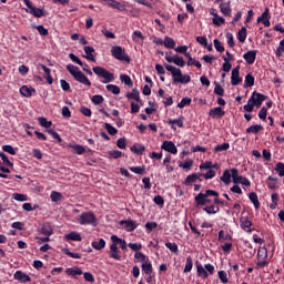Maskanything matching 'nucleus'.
Segmentation results:
<instances>
[{
  "label": "nucleus",
  "mask_w": 284,
  "mask_h": 284,
  "mask_svg": "<svg viewBox=\"0 0 284 284\" xmlns=\"http://www.w3.org/2000/svg\"><path fill=\"white\" fill-rule=\"evenodd\" d=\"M33 28H36V30H38L39 34H41V37H48V29H45L43 26H33Z\"/></svg>",
  "instance_id": "nucleus-59"
},
{
  "label": "nucleus",
  "mask_w": 284,
  "mask_h": 284,
  "mask_svg": "<svg viewBox=\"0 0 284 284\" xmlns=\"http://www.w3.org/2000/svg\"><path fill=\"white\" fill-rule=\"evenodd\" d=\"M93 72L97 77L103 79L102 83H112V81H114V73L103 67H93Z\"/></svg>",
  "instance_id": "nucleus-4"
},
{
  "label": "nucleus",
  "mask_w": 284,
  "mask_h": 284,
  "mask_svg": "<svg viewBox=\"0 0 284 284\" xmlns=\"http://www.w3.org/2000/svg\"><path fill=\"white\" fill-rule=\"evenodd\" d=\"M67 241H81V234L77 232H71L65 235Z\"/></svg>",
  "instance_id": "nucleus-43"
},
{
  "label": "nucleus",
  "mask_w": 284,
  "mask_h": 284,
  "mask_svg": "<svg viewBox=\"0 0 284 284\" xmlns=\"http://www.w3.org/2000/svg\"><path fill=\"white\" fill-rule=\"evenodd\" d=\"M131 152H133L134 154H143V152H145V146L141 144H134L133 146H131Z\"/></svg>",
  "instance_id": "nucleus-41"
},
{
  "label": "nucleus",
  "mask_w": 284,
  "mask_h": 284,
  "mask_svg": "<svg viewBox=\"0 0 284 284\" xmlns=\"http://www.w3.org/2000/svg\"><path fill=\"white\" fill-rule=\"evenodd\" d=\"M161 150L169 152L170 154H178L179 149H176V144L172 141H164L161 145Z\"/></svg>",
  "instance_id": "nucleus-13"
},
{
  "label": "nucleus",
  "mask_w": 284,
  "mask_h": 284,
  "mask_svg": "<svg viewBox=\"0 0 284 284\" xmlns=\"http://www.w3.org/2000/svg\"><path fill=\"white\" fill-rule=\"evenodd\" d=\"M230 150V143L219 144L214 148V152H225Z\"/></svg>",
  "instance_id": "nucleus-52"
},
{
  "label": "nucleus",
  "mask_w": 284,
  "mask_h": 284,
  "mask_svg": "<svg viewBox=\"0 0 284 284\" xmlns=\"http://www.w3.org/2000/svg\"><path fill=\"white\" fill-rule=\"evenodd\" d=\"M38 121L42 128H50V125H52V122L48 121L45 118H39Z\"/></svg>",
  "instance_id": "nucleus-64"
},
{
  "label": "nucleus",
  "mask_w": 284,
  "mask_h": 284,
  "mask_svg": "<svg viewBox=\"0 0 284 284\" xmlns=\"http://www.w3.org/2000/svg\"><path fill=\"white\" fill-rule=\"evenodd\" d=\"M224 63L222 67V70L224 72H230V70H232V63H230V59H227L226 57H223Z\"/></svg>",
  "instance_id": "nucleus-54"
},
{
  "label": "nucleus",
  "mask_w": 284,
  "mask_h": 284,
  "mask_svg": "<svg viewBox=\"0 0 284 284\" xmlns=\"http://www.w3.org/2000/svg\"><path fill=\"white\" fill-rule=\"evenodd\" d=\"M104 128H105L106 132H108L109 134H111V136H114V134H116V133L119 132V131L116 130V128L112 126V124H110V123H105V124H104Z\"/></svg>",
  "instance_id": "nucleus-56"
},
{
  "label": "nucleus",
  "mask_w": 284,
  "mask_h": 284,
  "mask_svg": "<svg viewBox=\"0 0 284 284\" xmlns=\"http://www.w3.org/2000/svg\"><path fill=\"white\" fill-rule=\"evenodd\" d=\"M275 172H277L278 176H284V163H277L275 166Z\"/></svg>",
  "instance_id": "nucleus-63"
},
{
  "label": "nucleus",
  "mask_w": 284,
  "mask_h": 284,
  "mask_svg": "<svg viewBox=\"0 0 284 284\" xmlns=\"http://www.w3.org/2000/svg\"><path fill=\"white\" fill-rule=\"evenodd\" d=\"M80 225H93L97 227V216L92 212H83L77 217Z\"/></svg>",
  "instance_id": "nucleus-5"
},
{
  "label": "nucleus",
  "mask_w": 284,
  "mask_h": 284,
  "mask_svg": "<svg viewBox=\"0 0 284 284\" xmlns=\"http://www.w3.org/2000/svg\"><path fill=\"white\" fill-rule=\"evenodd\" d=\"M233 183H241V185H245V187H250L251 185L250 180H247V178L239 175L237 169H233Z\"/></svg>",
  "instance_id": "nucleus-11"
},
{
  "label": "nucleus",
  "mask_w": 284,
  "mask_h": 284,
  "mask_svg": "<svg viewBox=\"0 0 284 284\" xmlns=\"http://www.w3.org/2000/svg\"><path fill=\"white\" fill-rule=\"evenodd\" d=\"M203 210L207 214H216L220 209L216 205H210V206H205Z\"/></svg>",
  "instance_id": "nucleus-49"
},
{
  "label": "nucleus",
  "mask_w": 284,
  "mask_h": 284,
  "mask_svg": "<svg viewBox=\"0 0 284 284\" xmlns=\"http://www.w3.org/2000/svg\"><path fill=\"white\" fill-rule=\"evenodd\" d=\"M120 225L125 230V232H134L139 224L134 222V220H123L120 222Z\"/></svg>",
  "instance_id": "nucleus-15"
},
{
  "label": "nucleus",
  "mask_w": 284,
  "mask_h": 284,
  "mask_svg": "<svg viewBox=\"0 0 284 284\" xmlns=\"http://www.w3.org/2000/svg\"><path fill=\"white\" fill-rule=\"evenodd\" d=\"M243 59L248 65H252L256 61V50L247 51L244 53Z\"/></svg>",
  "instance_id": "nucleus-23"
},
{
  "label": "nucleus",
  "mask_w": 284,
  "mask_h": 284,
  "mask_svg": "<svg viewBox=\"0 0 284 284\" xmlns=\"http://www.w3.org/2000/svg\"><path fill=\"white\" fill-rule=\"evenodd\" d=\"M165 247H168L172 254H179V245L176 243L166 242Z\"/></svg>",
  "instance_id": "nucleus-42"
},
{
  "label": "nucleus",
  "mask_w": 284,
  "mask_h": 284,
  "mask_svg": "<svg viewBox=\"0 0 284 284\" xmlns=\"http://www.w3.org/2000/svg\"><path fill=\"white\" fill-rule=\"evenodd\" d=\"M223 23H225V18L219 16V14H214V18H213V26H223Z\"/></svg>",
  "instance_id": "nucleus-45"
},
{
  "label": "nucleus",
  "mask_w": 284,
  "mask_h": 284,
  "mask_svg": "<svg viewBox=\"0 0 284 284\" xmlns=\"http://www.w3.org/2000/svg\"><path fill=\"white\" fill-rule=\"evenodd\" d=\"M267 265H270V262H267V248L262 246L257 250L256 268L263 270V267H267Z\"/></svg>",
  "instance_id": "nucleus-6"
},
{
  "label": "nucleus",
  "mask_w": 284,
  "mask_h": 284,
  "mask_svg": "<svg viewBox=\"0 0 284 284\" xmlns=\"http://www.w3.org/2000/svg\"><path fill=\"white\" fill-rule=\"evenodd\" d=\"M134 258L139 262L142 263V265L144 263H148V261H150V257H148V255L141 253V252H135L134 253Z\"/></svg>",
  "instance_id": "nucleus-29"
},
{
  "label": "nucleus",
  "mask_w": 284,
  "mask_h": 284,
  "mask_svg": "<svg viewBox=\"0 0 284 284\" xmlns=\"http://www.w3.org/2000/svg\"><path fill=\"white\" fill-rule=\"evenodd\" d=\"M163 45L169 49H172V48L176 47V42L174 41V39H172L170 37H165L164 41H163Z\"/></svg>",
  "instance_id": "nucleus-38"
},
{
  "label": "nucleus",
  "mask_w": 284,
  "mask_h": 284,
  "mask_svg": "<svg viewBox=\"0 0 284 284\" xmlns=\"http://www.w3.org/2000/svg\"><path fill=\"white\" fill-rule=\"evenodd\" d=\"M252 85H254V75L248 73L244 79V88H252Z\"/></svg>",
  "instance_id": "nucleus-37"
},
{
  "label": "nucleus",
  "mask_w": 284,
  "mask_h": 284,
  "mask_svg": "<svg viewBox=\"0 0 284 284\" xmlns=\"http://www.w3.org/2000/svg\"><path fill=\"white\" fill-rule=\"evenodd\" d=\"M261 130H263V125L254 124L246 129V133L247 134H258V132H261Z\"/></svg>",
  "instance_id": "nucleus-30"
},
{
  "label": "nucleus",
  "mask_w": 284,
  "mask_h": 284,
  "mask_svg": "<svg viewBox=\"0 0 284 284\" xmlns=\"http://www.w3.org/2000/svg\"><path fill=\"white\" fill-rule=\"evenodd\" d=\"M266 99L267 97L254 91L247 100V103L243 106V110H245V112H254V106L261 108V105H263V101Z\"/></svg>",
  "instance_id": "nucleus-2"
},
{
  "label": "nucleus",
  "mask_w": 284,
  "mask_h": 284,
  "mask_svg": "<svg viewBox=\"0 0 284 284\" xmlns=\"http://www.w3.org/2000/svg\"><path fill=\"white\" fill-rule=\"evenodd\" d=\"M142 271H143L144 274H146V275L152 274L153 268H152V262H150V260L146 261V262H144V263L142 264Z\"/></svg>",
  "instance_id": "nucleus-33"
},
{
  "label": "nucleus",
  "mask_w": 284,
  "mask_h": 284,
  "mask_svg": "<svg viewBox=\"0 0 284 284\" xmlns=\"http://www.w3.org/2000/svg\"><path fill=\"white\" fill-rule=\"evenodd\" d=\"M106 6L113 8L114 10H120L121 12L125 11V4L116 1V0H104Z\"/></svg>",
  "instance_id": "nucleus-21"
},
{
  "label": "nucleus",
  "mask_w": 284,
  "mask_h": 284,
  "mask_svg": "<svg viewBox=\"0 0 284 284\" xmlns=\"http://www.w3.org/2000/svg\"><path fill=\"white\" fill-rule=\"evenodd\" d=\"M184 118L180 116L179 119L169 120V125H178V128H183Z\"/></svg>",
  "instance_id": "nucleus-46"
},
{
  "label": "nucleus",
  "mask_w": 284,
  "mask_h": 284,
  "mask_svg": "<svg viewBox=\"0 0 284 284\" xmlns=\"http://www.w3.org/2000/svg\"><path fill=\"white\" fill-rule=\"evenodd\" d=\"M91 245L93 250H103V247H105V240L100 239L98 241L92 242Z\"/></svg>",
  "instance_id": "nucleus-35"
},
{
  "label": "nucleus",
  "mask_w": 284,
  "mask_h": 284,
  "mask_svg": "<svg viewBox=\"0 0 284 284\" xmlns=\"http://www.w3.org/2000/svg\"><path fill=\"white\" fill-rule=\"evenodd\" d=\"M192 267H194V262L192 261V257H186V264L184 266V272H192Z\"/></svg>",
  "instance_id": "nucleus-55"
},
{
  "label": "nucleus",
  "mask_w": 284,
  "mask_h": 284,
  "mask_svg": "<svg viewBox=\"0 0 284 284\" xmlns=\"http://www.w3.org/2000/svg\"><path fill=\"white\" fill-rule=\"evenodd\" d=\"M106 90L112 94H121V89L116 84H108Z\"/></svg>",
  "instance_id": "nucleus-47"
},
{
  "label": "nucleus",
  "mask_w": 284,
  "mask_h": 284,
  "mask_svg": "<svg viewBox=\"0 0 284 284\" xmlns=\"http://www.w3.org/2000/svg\"><path fill=\"white\" fill-rule=\"evenodd\" d=\"M50 196L53 203H61V201L63 200V194L57 191H52Z\"/></svg>",
  "instance_id": "nucleus-32"
},
{
  "label": "nucleus",
  "mask_w": 284,
  "mask_h": 284,
  "mask_svg": "<svg viewBox=\"0 0 284 284\" xmlns=\"http://www.w3.org/2000/svg\"><path fill=\"white\" fill-rule=\"evenodd\" d=\"M201 176H203L201 173H193L185 179V183L190 185V183H194L195 181H199Z\"/></svg>",
  "instance_id": "nucleus-34"
},
{
  "label": "nucleus",
  "mask_w": 284,
  "mask_h": 284,
  "mask_svg": "<svg viewBox=\"0 0 284 284\" xmlns=\"http://www.w3.org/2000/svg\"><path fill=\"white\" fill-rule=\"evenodd\" d=\"M65 274H68V276H71L72 278H77V276H81V274H83V270H81V267L79 266H74L67 268Z\"/></svg>",
  "instance_id": "nucleus-24"
},
{
  "label": "nucleus",
  "mask_w": 284,
  "mask_h": 284,
  "mask_svg": "<svg viewBox=\"0 0 284 284\" xmlns=\"http://www.w3.org/2000/svg\"><path fill=\"white\" fill-rule=\"evenodd\" d=\"M217 276L223 284L230 281V274H227V272L225 271H219Z\"/></svg>",
  "instance_id": "nucleus-40"
},
{
  "label": "nucleus",
  "mask_w": 284,
  "mask_h": 284,
  "mask_svg": "<svg viewBox=\"0 0 284 284\" xmlns=\"http://www.w3.org/2000/svg\"><path fill=\"white\" fill-rule=\"evenodd\" d=\"M209 196H219V193L214 190H207L205 193H200L195 196L196 205H206L210 203Z\"/></svg>",
  "instance_id": "nucleus-8"
},
{
  "label": "nucleus",
  "mask_w": 284,
  "mask_h": 284,
  "mask_svg": "<svg viewBox=\"0 0 284 284\" xmlns=\"http://www.w3.org/2000/svg\"><path fill=\"white\" fill-rule=\"evenodd\" d=\"M109 256L110 258H114V261H121V251L116 244L110 245Z\"/></svg>",
  "instance_id": "nucleus-18"
},
{
  "label": "nucleus",
  "mask_w": 284,
  "mask_h": 284,
  "mask_svg": "<svg viewBox=\"0 0 284 284\" xmlns=\"http://www.w3.org/2000/svg\"><path fill=\"white\" fill-rule=\"evenodd\" d=\"M190 103H192L191 98H183L181 102L178 104V108L183 109L185 108V105H190Z\"/></svg>",
  "instance_id": "nucleus-61"
},
{
  "label": "nucleus",
  "mask_w": 284,
  "mask_h": 284,
  "mask_svg": "<svg viewBox=\"0 0 284 284\" xmlns=\"http://www.w3.org/2000/svg\"><path fill=\"white\" fill-rule=\"evenodd\" d=\"M212 168H216L212 164L211 161H206L200 164V170H212Z\"/></svg>",
  "instance_id": "nucleus-60"
},
{
  "label": "nucleus",
  "mask_w": 284,
  "mask_h": 284,
  "mask_svg": "<svg viewBox=\"0 0 284 284\" xmlns=\"http://www.w3.org/2000/svg\"><path fill=\"white\" fill-rule=\"evenodd\" d=\"M220 10L224 17H230L232 14V8L230 7V2H224L220 4Z\"/></svg>",
  "instance_id": "nucleus-27"
},
{
  "label": "nucleus",
  "mask_w": 284,
  "mask_h": 284,
  "mask_svg": "<svg viewBox=\"0 0 284 284\" xmlns=\"http://www.w3.org/2000/svg\"><path fill=\"white\" fill-rule=\"evenodd\" d=\"M197 276L200 278H207L211 274H214V265L212 264H196Z\"/></svg>",
  "instance_id": "nucleus-7"
},
{
  "label": "nucleus",
  "mask_w": 284,
  "mask_h": 284,
  "mask_svg": "<svg viewBox=\"0 0 284 284\" xmlns=\"http://www.w3.org/2000/svg\"><path fill=\"white\" fill-rule=\"evenodd\" d=\"M111 54L114 57V59H118V61H125V52L120 45L112 47Z\"/></svg>",
  "instance_id": "nucleus-12"
},
{
  "label": "nucleus",
  "mask_w": 284,
  "mask_h": 284,
  "mask_svg": "<svg viewBox=\"0 0 284 284\" xmlns=\"http://www.w3.org/2000/svg\"><path fill=\"white\" fill-rule=\"evenodd\" d=\"M237 39L240 43H245V40L247 39V29L243 27L239 32H237Z\"/></svg>",
  "instance_id": "nucleus-31"
},
{
  "label": "nucleus",
  "mask_w": 284,
  "mask_h": 284,
  "mask_svg": "<svg viewBox=\"0 0 284 284\" xmlns=\"http://www.w3.org/2000/svg\"><path fill=\"white\" fill-rule=\"evenodd\" d=\"M126 99H133L134 101H141L139 97V90L133 89L132 92L126 93Z\"/></svg>",
  "instance_id": "nucleus-44"
},
{
  "label": "nucleus",
  "mask_w": 284,
  "mask_h": 284,
  "mask_svg": "<svg viewBox=\"0 0 284 284\" xmlns=\"http://www.w3.org/2000/svg\"><path fill=\"white\" fill-rule=\"evenodd\" d=\"M130 170L134 174H143L145 172V166H131Z\"/></svg>",
  "instance_id": "nucleus-62"
},
{
  "label": "nucleus",
  "mask_w": 284,
  "mask_h": 284,
  "mask_svg": "<svg viewBox=\"0 0 284 284\" xmlns=\"http://www.w3.org/2000/svg\"><path fill=\"white\" fill-rule=\"evenodd\" d=\"M240 225L242 227V230H244L245 232H252V222L250 221V219L247 216H242L240 219Z\"/></svg>",
  "instance_id": "nucleus-25"
},
{
  "label": "nucleus",
  "mask_w": 284,
  "mask_h": 284,
  "mask_svg": "<svg viewBox=\"0 0 284 284\" xmlns=\"http://www.w3.org/2000/svg\"><path fill=\"white\" fill-rule=\"evenodd\" d=\"M272 199V203L270 204L271 210H276L277 205H278V195L277 193H273L271 195Z\"/></svg>",
  "instance_id": "nucleus-48"
},
{
  "label": "nucleus",
  "mask_w": 284,
  "mask_h": 284,
  "mask_svg": "<svg viewBox=\"0 0 284 284\" xmlns=\"http://www.w3.org/2000/svg\"><path fill=\"white\" fill-rule=\"evenodd\" d=\"M219 241L220 243H225V241H232V235H229L227 233H225V231H220Z\"/></svg>",
  "instance_id": "nucleus-39"
},
{
  "label": "nucleus",
  "mask_w": 284,
  "mask_h": 284,
  "mask_svg": "<svg viewBox=\"0 0 284 284\" xmlns=\"http://www.w3.org/2000/svg\"><path fill=\"white\" fill-rule=\"evenodd\" d=\"M68 72L78 81V83H81L82 85H87V88H90L92 85V82H90V79H88V75H84L80 70L79 67L74 64H68L67 65Z\"/></svg>",
  "instance_id": "nucleus-3"
},
{
  "label": "nucleus",
  "mask_w": 284,
  "mask_h": 284,
  "mask_svg": "<svg viewBox=\"0 0 284 284\" xmlns=\"http://www.w3.org/2000/svg\"><path fill=\"white\" fill-rule=\"evenodd\" d=\"M165 70H168V72H171L173 83H182L185 85L190 83V81H192V78L190 75L183 74V71H181V69L173 67L172 64H166Z\"/></svg>",
  "instance_id": "nucleus-1"
},
{
  "label": "nucleus",
  "mask_w": 284,
  "mask_h": 284,
  "mask_svg": "<svg viewBox=\"0 0 284 284\" xmlns=\"http://www.w3.org/2000/svg\"><path fill=\"white\" fill-rule=\"evenodd\" d=\"M241 67H235L232 70V75H231V84L233 85H239L240 83L243 82V79L240 75Z\"/></svg>",
  "instance_id": "nucleus-14"
},
{
  "label": "nucleus",
  "mask_w": 284,
  "mask_h": 284,
  "mask_svg": "<svg viewBox=\"0 0 284 284\" xmlns=\"http://www.w3.org/2000/svg\"><path fill=\"white\" fill-rule=\"evenodd\" d=\"M129 247L130 250H132V252H141V250H143V244L141 243H129Z\"/></svg>",
  "instance_id": "nucleus-53"
},
{
  "label": "nucleus",
  "mask_w": 284,
  "mask_h": 284,
  "mask_svg": "<svg viewBox=\"0 0 284 284\" xmlns=\"http://www.w3.org/2000/svg\"><path fill=\"white\" fill-rule=\"evenodd\" d=\"M120 80L122 83H124V85H132V78H130L128 74H121Z\"/></svg>",
  "instance_id": "nucleus-58"
},
{
  "label": "nucleus",
  "mask_w": 284,
  "mask_h": 284,
  "mask_svg": "<svg viewBox=\"0 0 284 284\" xmlns=\"http://www.w3.org/2000/svg\"><path fill=\"white\" fill-rule=\"evenodd\" d=\"M248 199L253 202L255 210L261 207V202H258V195H256V193H250Z\"/></svg>",
  "instance_id": "nucleus-36"
},
{
  "label": "nucleus",
  "mask_w": 284,
  "mask_h": 284,
  "mask_svg": "<svg viewBox=\"0 0 284 284\" xmlns=\"http://www.w3.org/2000/svg\"><path fill=\"white\" fill-rule=\"evenodd\" d=\"M220 179L222 183L230 185V183H232V179H234V169L225 170Z\"/></svg>",
  "instance_id": "nucleus-16"
},
{
  "label": "nucleus",
  "mask_w": 284,
  "mask_h": 284,
  "mask_svg": "<svg viewBox=\"0 0 284 284\" xmlns=\"http://www.w3.org/2000/svg\"><path fill=\"white\" fill-rule=\"evenodd\" d=\"M24 6H27V12L29 14H32L33 17H36L37 19H41V17H44V11L43 9H39L34 6H32V2H30V0H23Z\"/></svg>",
  "instance_id": "nucleus-9"
},
{
  "label": "nucleus",
  "mask_w": 284,
  "mask_h": 284,
  "mask_svg": "<svg viewBox=\"0 0 284 284\" xmlns=\"http://www.w3.org/2000/svg\"><path fill=\"white\" fill-rule=\"evenodd\" d=\"M257 23H263L265 28H270V9H265L262 16L257 18Z\"/></svg>",
  "instance_id": "nucleus-20"
},
{
  "label": "nucleus",
  "mask_w": 284,
  "mask_h": 284,
  "mask_svg": "<svg viewBox=\"0 0 284 284\" xmlns=\"http://www.w3.org/2000/svg\"><path fill=\"white\" fill-rule=\"evenodd\" d=\"M12 199L14 201H20V202H26L28 201V196L26 194H21V193H13L12 194Z\"/></svg>",
  "instance_id": "nucleus-57"
},
{
  "label": "nucleus",
  "mask_w": 284,
  "mask_h": 284,
  "mask_svg": "<svg viewBox=\"0 0 284 284\" xmlns=\"http://www.w3.org/2000/svg\"><path fill=\"white\" fill-rule=\"evenodd\" d=\"M209 116H211V119H223L225 111H223V108L216 106L210 110Z\"/></svg>",
  "instance_id": "nucleus-17"
},
{
  "label": "nucleus",
  "mask_w": 284,
  "mask_h": 284,
  "mask_svg": "<svg viewBox=\"0 0 284 284\" xmlns=\"http://www.w3.org/2000/svg\"><path fill=\"white\" fill-rule=\"evenodd\" d=\"M70 148H72V150H74L75 154H83V152H85V148L83 145L71 144Z\"/></svg>",
  "instance_id": "nucleus-51"
},
{
  "label": "nucleus",
  "mask_w": 284,
  "mask_h": 284,
  "mask_svg": "<svg viewBox=\"0 0 284 284\" xmlns=\"http://www.w3.org/2000/svg\"><path fill=\"white\" fill-rule=\"evenodd\" d=\"M165 61H168V63H174V65H178L179 68H185V60L176 54L172 57L166 53Z\"/></svg>",
  "instance_id": "nucleus-10"
},
{
  "label": "nucleus",
  "mask_w": 284,
  "mask_h": 284,
  "mask_svg": "<svg viewBox=\"0 0 284 284\" xmlns=\"http://www.w3.org/2000/svg\"><path fill=\"white\" fill-rule=\"evenodd\" d=\"M37 90H34V88L32 87H28V85H23L20 88V94L22 97H26L27 99H30V97H32V94H36Z\"/></svg>",
  "instance_id": "nucleus-22"
},
{
  "label": "nucleus",
  "mask_w": 284,
  "mask_h": 284,
  "mask_svg": "<svg viewBox=\"0 0 284 284\" xmlns=\"http://www.w3.org/2000/svg\"><path fill=\"white\" fill-rule=\"evenodd\" d=\"M267 181H270V182H267L268 190H276L278 187V179L277 178L270 175L267 178Z\"/></svg>",
  "instance_id": "nucleus-28"
},
{
  "label": "nucleus",
  "mask_w": 284,
  "mask_h": 284,
  "mask_svg": "<svg viewBox=\"0 0 284 284\" xmlns=\"http://www.w3.org/2000/svg\"><path fill=\"white\" fill-rule=\"evenodd\" d=\"M41 234H43L44 236H52V234L54 233L52 231V226H48V225H44L42 229H41Z\"/></svg>",
  "instance_id": "nucleus-50"
},
{
  "label": "nucleus",
  "mask_w": 284,
  "mask_h": 284,
  "mask_svg": "<svg viewBox=\"0 0 284 284\" xmlns=\"http://www.w3.org/2000/svg\"><path fill=\"white\" fill-rule=\"evenodd\" d=\"M13 277L16 281H19L20 283H30L31 281L30 275L23 273L22 271H16Z\"/></svg>",
  "instance_id": "nucleus-19"
},
{
  "label": "nucleus",
  "mask_w": 284,
  "mask_h": 284,
  "mask_svg": "<svg viewBox=\"0 0 284 284\" xmlns=\"http://www.w3.org/2000/svg\"><path fill=\"white\" fill-rule=\"evenodd\" d=\"M85 55L84 59H88V61H97V58L94 57V49L90 45H87L83 48Z\"/></svg>",
  "instance_id": "nucleus-26"
}]
</instances>
